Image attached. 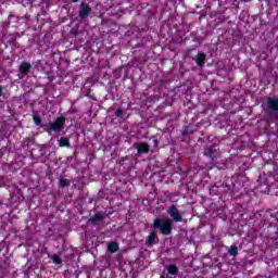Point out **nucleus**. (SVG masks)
Here are the masks:
<instances>
[{
	"label": "nucleus",
	"mask_w": 278,
	"mask_h": 278,
	"mask_svg": "<svg viewBox=\"0 0 278 278\" xmlns=\"http://www.w3.org/2000/svg\"><path fill=\"white\" fill-rule=\"evenodd\" d=\"M167 214L170 218H155L152 224V229H159V231L163 236H170L173 233V220L174 223H184V216L177 205L172 204L168 210Z\"/></svg>",
	"instance_id": "f257e3e1"
},
{
	"label": "nucleus",
	"mask_w": 278,
	"mask_h": 278,
	"mask_svg": "<svg viewBox=\"0 0 278 278\" xmlns=\"http://www.w3.org/2000/svg\"><path fill=\"white\" fill-rule=\"evenodd\" d=\"M267 116L269 121H278V99L267 98Z\"/></svg>",
	"instance_id": "f03ea898"
},
{
	"label": "nucleus",
	"mask_w": 278,
	"mask_h": 278,
	"mask_svg": "<svg viewBox=\"0 0 278 278\" xmlns=\"http://www.w3.org/2000/svg\"><path fill=\"white\" fill-rule=\"evenodd\" d=\"M203 154L212 160L213 166H218V162H215L216 157H218L216 143H212V141L206 142Z\"/></svg>",
	"instance_id": "7ed1b4c3"
},
{
	"label": "nucleus",
	"mask_w": 278,
	"mask_h": 278,
	"mask_svg": "<svg viewBox=\"0 0 278 278\" xmlns=\"http://www.w3.org/2000/svg\"><path fill=\"white\" fill-rule=\"evenodd\" d=\"M64 125H66V117L60 116L53 123H49V124L45 125V127H48V129H50V131L60 134V131H62V129H64Z\"/></svg>",
	"instance_id": "20e7f679"
},
{
	"label": "nucleus",
	"mask_w": 278,
	"mask_h": 278,
	"mask_svg": "<svg viewBox=\"0 0 278 278\" xmlns=\"http://www.w3.org/2000/svg\"><path fill=\"white\" fill-rule=\"evenodd\" d=\"M91 13L92 8H90V4L86 2H81L79 4L78 17L80 18V21H86V18H88V16H90Z\"/></svg>",
	"instance_id": "39448f33"
},
{
	"label": "nucleus",
	"mask_w": 278,
	"mask_h": 278,
	"mask_svg": "<svg viewBox=\"0 0 278 278\" xmlns=\"http://www.w3.org/2000/svg\"><path fill=\"white\" fill-rule=\"evenodd\" d=\"M132 149H137L138 155H147L151 151V146L147 142H137L134 143Z\"/></svg>",
	"instance_id": "423d86ee"
},
{
	"label": "nucleus",
	"mask_w": 278,
	"mask_h": 278,
	"mask_svg": "<svg viewBox=\"0 0 278 278\" xmlns=\"http://www.w3.org/2000/svg\"><path fill=\"white\" fill-rule=\"evenodd\" d=\"M29 71H31V63L23 62L18 67V79H25L29 75Z\"/></svg>",
	"instance_id": "0eeeda50"
},
{
	"label": "nucleus",
	"mask_w": 278,
	"mask_h": 278,
	"mask_svg": "<svg viewBox=\"0 0 278 278\" xmlns=\"http://www.w3.org/2000/svg\"><path fill=\"white\" fill-rule=\"evenodd\" d=\"M222 187V194H229V192H232L236 188V184L231 182H223L219 185Z\"/></svg>",
	"instance_id": "6e6552de"
},
{
	"label": "nucleus",
	"mask_w": 278,
	"mask_h": 278,
	"mask_svg": "<svg viewBox=\"0 0 278 278\" xmlns=\"http://www.w3.org/2000/svg\"><path fill=\"white\" fill-rule=\"evenodd\" d=\"M167 275H170V278L177 277L179 275V268L175 264H169L166 266Z\"/></svg>",
	"instance_id": "1a4fd4ad"
},
{
	"label": "nucleus",
	"mask_w": 278,
	"mask_h": 278,
	"mask_svg": "<svg viewBox=\"0 0 278 278\" xmlns=\"http://www.w3.org/2000/svg\"><path fill=\"white\" fill-rule=\"evenodd\" d=\"M155 238H157V233L154 231L150 232V235L146 239L147 247H153L155 244Z\"/></svg>",
	"instance_id": "9d476101"
},
{
	"label": "nucleus",
	"mask_w": 278,
	"mask_h": 278,
	"mask_svg": "<svg viewBox=\"0 0 278 278\" xmlns=\"http://www.w3.org/2000/svg\"><path fill=\"white\" fill-rule=\"evenodd\" d=\"M210 194L211 197H216V194H223V189L220 185L211 186Z\"/></svg>",
	"instance_id": "9b49d317"
},
{
	"label": "nucleus",
	"mask_w": 278,
	"mask_h": 278,
	"mask_svg": "<svg viewBox=\"0 0 278 278\" xmlns=\"http://www.w3.org/2000/svg\"><path fill=\"white\" fill-rule=\"evenodd\" d=\"M105 219V214H96L93 217L89 218V223L91 225H97V223H101V220Z\"/></svg>",
	"instance_id": "f8f14e48"
},
{
	"label": "nucleus",
	"mask_w": 278,
	"mask_h": 278,
	"mask_svg": "<svg viewBox=\"0 0 278 278\" xmlns=\"http://www.w3.org/2000/svg\"><path fill=\"white\" fill-rule=\"evenodd\" d=\"M205 58H206L205 53H199L195 56V63L198 64V66H204Z\"/></svg>",
	"instance_id": "ddd939ff"
},
{
	"label": "nucleus",
	"mask_w": 278,
	"mask_h": 278,
	"mask_svg": "<svg viewBox=\"0 0 278 278\" xmlns=\"http://www.w3.org/2000/svg\"><path fill=\"white\" fill-rule=\"evenodd\" d=\"M11 18H15V21H18V17H16V16L10 14V15H9V18L2 23L3 29H10V25H12Z\"/></svg>",
	"instance_id": "4468645a"
},
{
	"label": "nucleus",
	"mask_w": 278,
	"mask_h": 278,
	"mask_svg": "<svg viewBox=\"0 0 278 278\" xmlns=\"http://www.w3.org/2000/svg\"><path fill=\"white\" fill-rule=\"evenodd\" d=\"M108 249L111 253H116V251H118V243H116V241H111L108 243Z\"/></svg>",
	"instance_id": "2eb2a0df"
},
{
	"label": "nucleus",
	"mask_w": 278,
	"mask_h": 278,
	"mask_svg": "<svg viewBox=\"0 0 278 278\" xmlns=\"http://www.w3.org/2000/svg\"><path fill=\"white\" fill-rule=\"evenodd\" d=\"M59 147H71V141L66 137H61Z\"/></svg>",
	"instance_id": "dca6fc26"
},
{
	"label": "nucleus",
	"mask_w": 278,
	"mask_h": 278,
	"mask_svg": "<svg viewBox=\"0 0 278 278\" xmlns=\"http://www.w3.org/2000/svg\"><path fill=\"white\" fill-rule=\"evenodd\" d=\"M71 186V180L61 178L59 180V188H68Z\"/></svg>",
	"instance_id": "f3484780"
},
{
	"label": "nucleus",
	"mask_w": 278,
	"mask_h": 278,
	"mask_svg": "<svg viewBox=\"0 0 278 278\" xmlns=\"http://www.w3.org/2000/svg\"><path fill=\"white\" fill-rule=\"evenodd\" d=\"M229 255H232V257H236L238 255V245L233 244L228 250Z\"/></svg>",
	"instance_id": "a211bd4d"
},
{
	"label": "nucleus",
	"mask_w": 278,
	"mask_h": 278,
	"mask_svg": "<svg viewBox=\"0 0 278 278\" xmlns=\"http://www.w3.org/2000/svg\"><path fill=\"white\" fill-rule=\"evenodd\" d=\"M192 134H194V130H192V128L186 126L184 129H182V136H192Z\"/></svg>",
	"instance_id": "6ab92c4d"
},
{
	"label": "nucleus",
	"mask_w": 278,
	"mask_h": 278,
	"mask_svg": "<svg viewBox=\"0 0 278 278\" xmlns=\"http://www.w3.org/2000/svg\"><path fill=\"white\" fill-rule=\"evenodd\" d=\"M34 123L35 125H41L42 118H40V115H34Z\"/></svg>",
	"instance_id": "aec40b11"
},
{
	"label": "nucleus",
	"mask_w": 278,
	"mask_h": 278,
	"mask_svg": "<svg viewBox=\"0 0 278 278\" xmlns=\"http://www.w3.org/2000/svg\"><path fill=\"white\" fill-rule=\"evenodd\" d=\"M124 114L125 112L123 111V109H117L115 112V116H117V118H123Z\"/></svg>",
	"instance_id": "412c9836"
},
{
	"label": "nucleus",
	"mask_w": 278,
	"mask_h": 278,
	"mask_svg": "<svg viewBox=\"0 0 278 278\" xmlns=\"http://www.w3.org/2000/svg\"><path fill=\"white\" fill-rule=\"evenodd\" d=\"M33 64L37 71H40V66H42V61L38 60V61L34 62Z\"/></svg>",
	"instance_id": "4be33fe9"
},
{
	"label": "nucleus",
	"mask_w": 278,
	"mask_h": 278,
	"mask_svg": "<svg viewBox=\"0 0 278 278\" xmlns=\"http://www.w3.org/2000/svg\"><path fill=\"white\" fill-rule=\"evenodd\" d=\"M257 182L261 184V186L262 185L266 186V179L264 177H262V176L258 177Z\"/></svg>",
	"instance_id": "5701e85b"
},
{
	"label": "nucleus",
	"mask_w": 278,
	"mask_h": 278,
	"mask_svg": "<svg viewBox=\"0 0 278 278\" xmlns=\"http://www.w3.org/2000/svg\"><path fill=\"white\" fill-rule=\"evenodd\" d=\"M53 264H62V258H60V256H54Z\"/></svg>",
	"instance_id": "b1692460"
},
{
	"label": "nucleus",
	"mask_w": 278,
	"mask_h": 278,
	"mask_svg": "<svg viewBox=\"0 0 278 278\" xmlns=\"http://www.w3.org/2000/svg\"><path fill=\"white\" fill-rule=\"evenodd\" d=\"M194 49H197V48H188L186 50L187 55H190L192 53V51H194Z\"/></svg>",
	"instance_id": "393cba45"
},
{
	"label": "nucleus",
	"mask_w": 278,
	"mask_h": 278,
	"mask_svg": "<svg viewBox=\"0 0 278 278\" xmlns=\"http://www.w3.org/2000/svg\"><path fill=\"white\" fill-rule=\"evenodd\" d=\"M10 45H14V47H16V38H12V39L10 40Z\"/></svg>",
	"instance_id": "a878e982"
},
{
	"label": "nucleus",
	"mask_w": 278,
	"mask_h": 278,
	"mask_svg": "<svg viewBox=\"0 0 278 278\" xmlns=\"http://www.w3.org/2000/svg\"><path fill=\"white\" fill-rule=\"evenodd\" d=\"M153 144L155 148H157V146L160 144V141H157V139H153Z\"/></svg>",
	"instance_id": "bb28decb"
},
{
	"label": "nucleus",
	"mask_w": 278,
	"mask_h": 278,
	"mask_svg": "<svg viewBox=\"0 0 278 278\" xmlns=\"http://www.w3.org/2000/svg\"><path fill=\"white\" fill-rule=\"evenodd\" d=\"M0 97H3V87L0 86Z\"/></svg>",
	"instance_id": "cd10ccee"
},
{
	"label": "nucleus",
	"mask_w": 278,
	"mask_h": 278,
	"mask_svg": "<svg viewBox=\"0 0 278 278\" xmlns=\"http://www.w3.org/2000/svg\"><path fill=\"white\" fill-rule=\"evenodd\" d=\"M160 278H166V271H163L160 276Z\"/></svg>",
	"instance_id": "c85d7f7f"
},
{
	"label": "nucleus",
	"mask_w": 278,
	"mask_h": 278,
	"mask_svg": "<svg viewBox=\"0 0 278 278\" xmlns=\"http://www.w3.org/2000/svg\"><path fill=\"white\" fill-rule=\"evenodd\" d=\"M260 1H265L266 3H270V0H260Z\"/></svg>",
	"instance_id": "c756f323"
},
{
	"label": "nucleus",
	"mask_w": 278,
	"mask_h": 278,
	"mask_svg": "<svg viewBox=\"0 0 278 278\" xmlns=\"http://www.w3.org/2000/svg\"><path fill=\"white\" fill-rule=\"evenodd\" d=\"M241 1H243V3H249V1H251V0H241Z\"/></svg>",
	"instance_id": "7c9ffc66"
},
{
	"label": "nucleus",
	"mask_w": 278,
	"mask_h": 278,
	"mask_svg": "<svg viewBox=\"0 0 278 278\" xmlns=\"http://www.w3.org/2000/svg\"><path fill=\"white\" fill-rule=\"evenodd\" d=\"M72 34H74V36H77V31L75 30H72Z\"/></svg>",
	"instance_id": "2f4dec72"
},
{
	"label": "nucleus",
	"mask_w": 278,
	"mask_h": 278,
	"mask_svg": "<svg viewBox=\"0 0 278 278\" xmlns=\"http://www.w3.org/2000/svg\"><path fill=\"white\" fill-rule=\"evenodd\" d=\"M71 1H73V3H77V1H79V0H71Z\"/></svg>",
	"instance_id": "473e14b6"
},
{
	"label": "nucleus",
	"mask_w": 278,
	"mask_h": 278,
	"mask_svg": "<svg viewBox=\"0 0 278 278\" xmlns=\"http://www.w3.org/2000/svg\"><path fill=\"white\" fill-rule=\"evenodd\" d=\"M122 162H125V159H122Z\"/></svg>",
	"instance_id": "72a5a7b5"
}]
</instances>
